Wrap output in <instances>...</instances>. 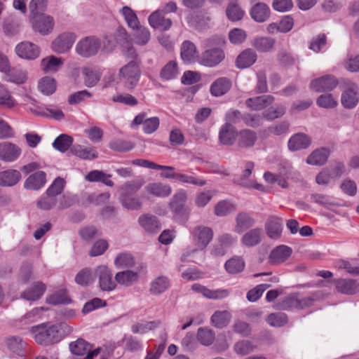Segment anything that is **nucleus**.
Instances as JSON below:
<instances>
[{
    "mask_svg": "<svg viewBox=\"0 0 359 359\" xmlns=\"http://www.w3.org/2000/svg\"><path fill=\"white\" fill-rule=\"evenodd\" d=\"M225 44V38L221 35H215L205 39L203 41V46L207 49L201 54L199 64L210 68L218 66L225 59V53L223 49Z\"/></svg>",
    "mask_w": 359,
    "mask_h": 359,
    "instance_id": "1",
    "label": "nucleus"
},
{
    "mask_svg": "<svg viewBox=\"0 0 359 359\" xmlns=\"http://www.w3.org/2000/svg\"><path fill=\"white\" fill-rule=\"evenodd\" d=\"M72 329L65 323L48 325L42 323L31 328L35 341L41 345H50L60 341Z\"/></svg>",
    "mask_w": 359,
    "mask_h": 359,
    "instance_id": "2",
    "label": "nucleus"
},
{
    "mask_svg": "<svg viewBox=\"0 0 359 359\" xmlns=\"http://www.w3.org/2000/svg\"><path fill=\"white\" fill-rule=\"evenodd\" d=\"M142 179L128 181L119 189V201L122 206L130 210H139L142 208V201L137 195L138 191L144 185Z\"/></svg>",
    "mask_w": 359,
    "mask_h": 359,
    "instance_id": "3",
    "label": "nucleus"
},
{
    "mask_svg": "<svg viewBox=\"0 0 359 359\" xmlns=\"http://www.w3.org/2000/svg\"><path fill=\"white\" fill-rule=\"evenodd\" d=\"M213 235V231L210 227L203 225L195 226L191 231V241L195 248L187 249L182 254L181 261L185 262L189 257H192L199 251L204 250L212 241Z\"/></svg>",
    "mask_w": 359,
    "mask_h": 359,
    "instance_id": "4",
    "label": "nucleus"
},
{
    "mask_svg": "<svg viewBox=\"0 0 359 359\" xmlns=\"http://www.w3.org/2000/svg\"><path fill=\"white\" fill-rule=\"evenodd\" d=\"M140 65L137 61H130L119 69L118 79L126 90H132L137 86L141 76Z\"/></svg>",
    "mask_w": 359,
    "mask_h": 359,
    "instance_id": "5",
    "label": "nucleus"
},
{
    "mask_svg": "<svg viewBox=\"0 0 359 359\" xmlns=\"http://www.w3.org/2000/svg\"><path fill=\"white\" fill-rule=\"evenodd\" d=\"M101 47L100 40L94 36L81 39L76 46V52L83 57L95 55Z\"/></svg>",
    "mask_w": 359,
    "mask_h": 359,
    "instance_id": "6",
    "label": "nucleus"
},
{
    "mask_svg": "<svg viewBox=\"0 0 359 359\" xmlns=\"http://www.w3.org/2000/svg\"><path fill=\"white\" fill-rule=\"evenodd\" d=\"M344 85L341 97V104L346 109H353L359 101L358 86L350 80L346 81Z\"/></svg>",
    "mask_w": 359,
    "mask_h": 359,
    "instance_id": "7",
    "label": "nucleus"
},
{
    "mask_svg": "<svg viewBox=\"0 0 359 359\" xmlns=\"http://www.w3.org/2000/svg\"><path fill=\"white\" fill-rule=\"evenodd\" d=\"M187 199V194L185 190L177 191L171 198L169 208L175 216L182 217L187 214L185 203Z\"/></svg>",
    "mask_w": 359,
    "mask_h": 359,
    "instance_id": "8",
    "label": "nucleus"
},
{
    "mask_svg": "<svg viewBox=\"0 0 359 359\" xmlns=\"http://www.w3.org/2000/svg\"><path fill=\"white\" fill-rule=\"evenodd\" d=\"M338 85L337 79L332 75H325L311 81L309 87L311 90L320 93L331 91Z\"/></svg>",
    "mask_w": 359,
    "mask_h": 359,
    "instance_id": "9",
    "label": "nucleus"
},
{
    "mask_svg": "<svg viewBox=\"0 0 359 359\" xmlns=\"http://www.w3.org/2000/svg\"><path fill=\"white\" fill-rule=\"evenodd\" d=\"M95 273L99 278V287L101 290L110 292L116 287V280H112V273L106 266H99L95 270Z\"/></svg>",
    "mask_w": 359,
    "mask_h": 359,
    "instance_id": "10",
    "label": "nucleus"
},
{
    "mask_svg": "<svg viewBox=\"0 0 359 359\" xmlns=\"http://www.w3.org/2000/svg\"><path fill=\"white\" fill-rule=\"evenodd\" d=\"M76 36L71 32H64L59 35L52 43V48L57 53H64L73 46Z\"/></svg>",
    "mask_w": 359,
    "mask_h": 359,
    "instance_id": "11",
    "label": "nucleus"
},
{
    "mask_svg": "<svg viewBox=\"0 0 359 359\" xmlns=\"http://www.w3.org/2000/svg\"><path fill=\"white\" fill-rule=\"evenodd\" d=\"M164 10H157L153 12L148 18L149 25L160 31H166L172 26V20L166 17Z\"/></svg>",
    "mask_w": 359,
    "mask_h": 359,
    "instance_id": "12",
    "label": "nucleus"
},
{
    "mask_svg": "<svg viewBox=\"0 0 359 359\" xmlns=\"http://www.w3.org/2000/svg\"><path fill=\"white\" fill-rule=\"evenodd\" d=\"M336 290L344 294L353 295L359 292V283L351 278H337L333 280Z\"/></svg>",
    "mask_w": 359,
    "mask_h": 359,
    "instance_id": "13",
    "label": "nucleus"
},
{
    "mask_svg": "<svg viewBox=\"0 0 359 359\" xmlns=\"http://www.w3.org/2000/svg\"><path fill=\"white\" fill-rule=\"evenodd\" d=\"M32 26L35 31L43 35L50 33L54 27L53 18L50 15H41L32 17Z\"/></svg>",
    "mask_w": 359,
    "mask_h": 359,
    "instance_id": "14",
    "label": "nucleus"
},
{
    "mask_svg": "<svg viewBox=\"0 0 359 359\" xmlns=\"http://www.w3.org/2000/svg\"><path fill=\"white\" fill-rule=\"evenodd\" d=\"M15 52L20 57L25 60H34L40 54L38 46L29 41H22L18 44Z\"/></svg>",
    "mask_w": 359,
    "mask_h": 359,
    "instance_id": "15",
    "label": "nucleus"
},
{
    "mask_svg": "<svg viewBox=\"0 0 359 359\" xmlns=\"http://www.w3.org/2000/svg\"><path fill=\"white\" fill-rule=\"evenodd\" d=\"M265 230L270 238H280L283 231V219L274 215L269 216L265 223Z\"/></svg>",
    "mask_w": 359,
    "mask_h": 359,
    "instance_id": "16",
    "label": "nucleus"
},
{
    "mask_svg": "<svg viewBox=\"0 0 359 359\" xmlns=\"http://www.w3.org/2000/svg\"><path fill=\"white\" fill-rule=\"evenodd\" d=\"M181 58L187 64L199 63L198 51L194 43L184 41L181 46Z\"/></svg>",
    "mask_w": 359,
    "mask_h": 359,
    "instance_id": "17",
    "label": "nucleus"
},
{
    "mask_svg": "<svg viewBox=\"0 0 359 359\" xmlns=\"http://www.w3.org/2000/svg\"><path fill=\"white\" fill-rule=\"evenodd\" d=\"M144 190L150 196L158 198L168 197L172 193V187L168 184L161 182H154L147 184Z\"/></svg>",
    "mask_w": 359,
    "mask_h": 359,
    "instance_id": "18",
    "label": "nucleus"
},
{
    "mask_svg": "<svg viewBox=\"0 0 359 359\" xmlns=\"http://www.w3.org/2000/svg\"><path fill=\"white\" fill-rule=\"evenodd\" d=\"M20 154L21 149L16 144L8 142L0 143V160L13 162L20 156Z\"/></svg>",
    "mask_w": 359,
    "mask_h": 359,
    "instance_id": "19",
    "label": "nucleus"
},
{
    "mask_svg": "<svg viewBox=\"0 0 359 359\" xmlns=\"http://www.w3.org/2000/svg\"><path fill=\"white\" fill-rule=\"evenodd\" d=\"M257 133L250 129H243L238 131L237 145L241 149L252 147L257 140Z\"/></svg>",
    "mask_w": 359,
    "mask_h": 359,
    "instance_id": "20",
    "label": "nucleus"
},
{
    "mask_svg": "<svg viewBox=\"0 0 359 359\" xmlns=\"http://www.w3.org/2000/svg\"><path fill=\"white\" fill-rule=\"evenodd\" d=\"M138 223L149 233H156L161 228L157 217L150 214H143L138 218Z\"/></svg>",
    "mask_w": 359,
    "mask_h": 359,
    "instance_id": "21",
    "label": "nucleus"
},
{
    "mask_svg": "<svg viewBox=\"0 0 359 359\" xmlns=\"http://www.w3.org/2000/svg\"><path fill=\"white\" fill-rule=\"evenodd\" d=\"M46 183V174L44 171H36L30 175L24 182V188L27 190L37 191Z\"/></svg>",
    "mask_w": 359,
    "mask_h": 359,
    "instance_id": "22",
    "label": "nucleus"
},
{
    "mask_svg": "<svg viewBox=\"0 0 359 359\" xmlns=\"http://www.w3.org/2000/svg\"><path fill=\"white\" fill-rule=\"evenodd\" d=\"M46 285L41 282H34L29 287L22 292L20 297L27 301H36L44 294Z\"/></svg>",
    "mask_w": 359,
    "mask_h": 359,
    "instance_id": "23",
    "label": "nucleus"
},
{
    "mask_svg": "<svg viewBox=\"0 0 359 359\" xmlns=\"http://www.w3.org/2000/svg\"><path fill=\"white\" fill-rule=\"evenodd\" d=\"M22 179L21 172L15 169H8L0 172V187H11Z\"/></svg>",
    "mask_w": 359,
    "mask_h": 359,
    "instance_id": "24",
    "label": "nucleus"
},
{
    "mask_svg": "<svg viewBox=\"0 0 359 359\" xmlns=\"http://www.w3.org/2000/svg\"><path fill=\"white\" fill-rule=\"evenodd\" d=\"M274 97L272 95H263L247 99L245 104L252 110L259 111L271 105L274 102Z\"/></svg>",
    "mask_w": 359,
    "mask_h": 359,
    "instance_id": "25",
    "label": "nucleus"
},
{
    "mask_svg": "<svg viewBox=\"0 0 359 359\" xmlns=\"http://www.w3.org/2000/svg\"><path fill=\"white\" fill-rule=\"evenodd\" d=\"M237 134L238 131L233 126L229 123H224L219 130V142L224 145H233L237 140Z\"/></svg>",
    "mask_w": 359,
    "mask_h": 359,
    "instance_id": "26",
    "label": "nucleus"
},
{
    "mask_svg": "<svg viewBox=\"0 0 359 359\" xmlns=\"http://www.w3.org/2000/svg\"><path fill=\"white\" fill-rule=\"evenodd\" d=\"M311 144V139L305 133H299L293 135L288 141L290 151H298L308 148Z\"/></svg>",
    "mask_w": 359,
    "mask_h": 359,
    "instance_id": "27",
    "label": "nucleus"
},
{
    "mask_svg": "<svg viewBox=\"0 0 359 359\" xmlns=\"http://www.w3.org/2000/svg\"><path fill=\"white\" fill-rule=\"evenodd\" d=\"M231 81L226 77L217 79L210 87V92L214 97H220L225 95L231 88Z\"/></svg>",
    "mask_w": 359,
    "mask_h": 359,
    "instance_id": "28",
    "label": "nucleus"
},
{
    "mask_svg": "<svg viewBox=\"0 0 359 359\" xmlns=\"http://www.w3.org/2000/svg\"><path fill=\"white\" fill-rule=\"evenodd\" d=\"M292 254V249L286 245H281L274 248L269 255V262L272 264H278L285 262Z\"/></svg>",
    "mask_w": 359,
    "mask_h": 359,
    "instance_id": "29",
    "label": "nucleus"
},
{
    "mask_svg": "<svg viewBox=\"0 0 359 359\" xmlns=\"http://www.w3.org/2000/svg\"><path fill=\"white\" fill-rule=\"evenodd\" d=\"M262 240V229L254 228L244 233L241 238V243L247 248H252L259 245Z\"/></svg>",
    "mask_w": 359,
    "mask_h": 359,
    "instance_id": "30",
    "label": "nucleus"
},
{
    "mask_svg": "<svg viewBox=\"0 0 359 359\" xmlns=\"http://www.w3.org/2000/svg\"><path fill=\"white\" fill-rule=\"evenodd\" d=\"M251 18L257 22H263L270 16V8L264 3H256L250 9Z\"/></svg>",
    "mask_w": 359,
    "mask_h": 359,
    "instance_id": "31",
    "label": "nucleus"
},
{
    "mask_svg": "<svg viewBox=\"0 0 359 359\" xmlns=\"http://www.w3.org/2000/svg\"><path fill=\"white\" fill-rule=\"evenodd\" d=\"M255 224V220L252 216L247 212H241L236 215L234 231L238 233H241L252 227Z\"/></svg>",
    "mask_w": 359,
    "mask_h": 359,
    "instance_id": "32",
    "label": "nucleus"
},
{
    "mask_svg": "<svg viewBox=\"0 0 359 359\" xmlns=\"http://www.w3.org/2000/svg\"><path fill=\"white\" fill-rule=\"evenodd\" d=\"M69 347L71 353L76 356L87 355L93 351L92 350L93 346L81 338L71 342Z\"/></svg>",
    "mask_w": 359,
    "mask_h": 359,
    "instance_id": "33",
    "label": "nucleus"
},
{
    "mask_svg": "<svg viewBox=\"0 0 359 359\" xmlns=\"http://www.w3.org/2000/svg\"><path fill=\"white\" fill-rule=\"evenodd\" d=\"M257 60V54L252 49H245L236 58V65L239 69L248 68Z\"/></svg>",
    "mask_w": 359,
    "mask_h": 359,
    "instance_id": "34",
    "label": "nucleus"
},
{
    "mask_svg": "<svg viewBox=\"0 0 359 359\" xmlns=\"http://www.w3.org/2000/svg\"><path fill=\"white\" fill-rule=\"evenodd\" d=\"M329 156V149L325 147H321L314 150L307 157L306 163L310 165H321L327 162Z\"/></svg>",
    "mask_w": 359,
    "mask_h": 359,
    "instance_id": "35",
    "label": "nucleus"
},
{
    "mask_svg": "<svg viewBox=\"0 0 359 359\" xmlns=\"http://www.w3.org/2000/svg\"><path fill=\"white\" fill-rule=\"evenodd\" d=\"M139 277L140 276L137 272L126 270L116 273L115 280L118 284L129 287L137 282Z\"/></svg>",
    "mask_w": 359,
    "mask_h": 359,
    "instance_id": "36",
    "label": "nucleus"
},
{
    "mask_svg": "<svg viewBox=\"0 0 359 359\" xmlns=\"http://www.w3.org/2000/svg\"><path fill=\"white\" fill-rule=\"evenodd\" d=\"M170 286V282L168 278L161 276L151 282L149 292L151 294L158 295L167 290Z\"/></svg>",
    "mask_w": 359,
    "mask_h": 359,
    "instance_id": "37",
    "label": "nucleus"
},
{
    "mask_svg": "<svg viewBox=\"0 0 359 359\" xmlns=\"http://www.w3.org/2000/svg\"><path fill=\"white\" fill-rule=\"evenodd\" d=\"M245 261L241 257L234 256L228 259L224 264L226 271L230 274L242 272L245 269Z\"/></svg>",
    "mask_w": 359,
    "mask_h": 359,
    "instance_id": "38",
    "label": "nucleus"
},
{
    "mask_svg": "<svg viewBox=\"0 0 359 359\" xmlns=\"http://www.w3.org/2000/svg\"><path fill=\"white\" fill-rule=\"evenodd\" d=\"M179 74L178 65L176 61H169L161 70L160 78L163 81H170L177 78Z\"/></svg>",
    "mask_w": 359,
    "mask_h": 359,
    "instance_id": "39",
    "label": "nucleus"
},
{
    "mask_svg": "<svg viewBox=\"0 0 359 359\" xmlns=\"http://www.w3.org/2000/svg\"><path fill=\"white\" fill-rule=\"evenodd\" d=\"M276 44V40L271 37L261 36L254 39L252 46L259 52H269Z\"/></svg>",
    "mask_w": 359,
    "mask_h": 359,
    "instance_id": "40",
    "label": "nucleus"
},
{
    "mask_svg": "<svg viewBox=\"0 0 359 359\" xmlns=\"http://www.w3.org/2000/svg\"><path fill=\"white\" fill-rule=\"evenodd\" d=\"M231 313L227 311H217L211 316L210 320L213 326L217 328H223L230 322Z\"/></svg>",
    "mask_w": 359,
    "mask_h": 359,
    "instance_id": "41",
    "label": "nucleus"
},
{
    "mask_svg": "<svg viewBox=\"0 0 359 359\" xmlns=\"http://www.w3.org/2000/svg\"><path fill=\"white\" fill-rule=\"evenodd\" d=\"M62 65L63 60L53 55L43 58L41 62V69L46 73L55 72Z\"/></svg>",
    "mask_w": 359,
    "mask_h": 359,
    "instance_id": "42",
    "label": "nucleus"
},
{
    "mask_svg": "<svg viewBox=\"0 0 359 359\" xmlns=\"http://www.w3.org/2000/svg\"><path fill=\"white\" fill-rule=\"evenodd\" d=\"M121 13L123 16L125 21L130 29L135 30V28L139 27L140 22L135 12L129 6H123L121 11Z\"/></svg>",
    "mask_w": 359,
    "mask_h": 359,
    "instance_id": "43",
    "label": "nucleus"
},
{
    "mask_svg": "<svg viewBox=\"0 0 359 359\" xmlns=\"http://www.w3.org/2000/svg\"><path fill=\"white\" fill-rule=\"evenodd\" d=\"M73 154L83 159H94L97 158V153L90 147H83L81 145H74L71 149Z\"/></svg>",
    "mask_w": 359,
    "mask_h": 359,
    "instance_id": "44",
    "label": "nucleus"
},
{
    "mask_svg": "<svg viewBox=\"0 0 359 359\" xmlns=\"http://www.w3.org/2000/svg\"><path fill=\"white\" fill-rule=\"evenodd\" d=\"M46 302L50 304L57 305L61 304H67L71 303L72 301L68 296L67 290L62 289L47 297Z\"/></svg>",
    "mask_w": 359,
    "mask_h": 359,
    "instance_id": "45",
    "label": "nucleus"
},
{
    "mask_svg": "<svg viewBox=\"0 0 359 359\" xmlns=\"http://www.w3.org/2000/svg\"><path fill=\"white\" fill-rule=\"evenodd\" d=\"M56 81L50 76L43 77L39 82V89L44 95H49L56 90Z\"/></svg>",
    "mask_w": 359,
    "mask_h": 359,
    "instance_id": "46",
    "label": "nucleus"
},
{
    "mask_svg": "<svg viewBox=\"0 0 359 359\" xmlns=\"http://www.w3.org/2000/svg\"><path fill=\"white\" fill-rule=\"evenodd\" d=\"M73 142V138L66 134H61L55 138L53 143V147L60 152L67 151Z\"/></svg>",
    "mask_w": 359,
    "mask_h": 359,
    "instance_id": "47",
    "label": "nucleus"
},
{
    "mask_svg": "<svg viewBox=\"0 0 359 359\" xmlns=\"http://www.w3.org/2000/svg\"><path fill=\"white\" fill-rule=\"evenodd\" d=\"M5 74L8 81L20 84L25 83L27 80V73L21 69H11L9 67V70Z\"/></svg>",
    "mask_w": 359,
    "mask_h": 359,
    "instance_id": "48",
    "label": "nucleus"
},
{
    "mask_svg": "<svg viewBox=\"0 0 359 359\" xmlns=\"http://www.w3.org/2000/svg\"><path fill=\"white\" fill-rule=\"evenodd\" d=\"M215 332L207 327H200L197 331V339L204 346L212 344L215 340Z\"/></svg>",
    "mask_w": 359,
    "mask_h": 359,
    "instance_id": "49",
    "label": "nucleus"
},
{
    "mask_svg": "<svg viewBox=\"0 0 359 359\" xmlns=\"http://www.w3.org/2000/svg\"><path fill=\"white\" fill-rule=\"evenodd\" d=\"M6 345L12 352L20 355L26 343L20 337L11 336L6 339Z\"/></svg>",
    "mask_w": 359,
    "mask_h": 359,
    "instance_id": "50",
    "label": "nucleus"
},
{
    "mask_svg": "<svg viewBox=\"0 0 359 359\" xmlns=\"http://www.w3.org/2000/svg\"><path fill=\"white\" fill-rule=\"evenodd\" d=\"M84 83L88 87L95 86L100 79V73L90 67H85L83 69Z\"/></svg>",
    "mask_w": 359,
    "mask_h": 359,
    "instance_id": "51",
    "label": "nucleus"
},
{
    "mask_svg": "<svg viewBox=\"0 0 359 359\" xmlns=\"http://www.w3.org/2000/svg\"><path fill=\"white\" fill-rule=\"evenodd\" d=\"M285 113V107L282 104L271 107L263 111L262 116L268 121L280 118Z\"/></svg>",
    "mask_w": 359,
    "mask_h": 359,
    "instance_id": "52",
    "label": "nucleus"
},
{
    "mask_svg": "<svg viewBox=\"0 0 359 359\" xmlns=\"http://www.w3.org/2000/svg\"><path fill=\"white\" fill-rule=\"evenodd\" d=\"M114 264L118 269L130 268L135 265V260L129 253H120L116 256Z\"/></svg>",
    "mask_w": 359,
    "mask_h": 359,
    "instance_id": "53",
    "label": "nucleus"
},
{
    "mask_svg": "<svg viewBox=\"0 0 359 359\" xmlns=\"http://www.w3.org/2000/svg\"><path fill=\"white\" fill-rule=\"evenodd\" d=\"M134 34L135 42L137 45L144 46L150 40V32L147 27L139 25V27L135 28Z\"/></svg>",
    "mask_w": 359,
    "mask_h": 359,
    "instance_id": "54",
    "label": "nucleus"
},
{
    "mask_svg": "<svg viewBox=\"0 0 359 359\" xmlns=\"http://www.w3.org/2000/svg\"><path fill=\"white\" fill-rule=\"evenodd\" d=\"M109 147L111 149L118 152H126L133 149L135 144L130 141L123 140H116L109 142Z\"/></svg>",
    "mask_w": 359,
    "mask_h": 359,
    "instance_id": "55",
    "label": "nucleus"
},
{
    "mask_svg": "<svg viewBox=\"0 0 359 359\" xmlns=\"http://www.w3.org/2000/svg\"><path fill=\"white\" fill-rule=\"evenodd\" d=\"M15 105V102L10 92L3 85L0 84V107L11 109Z\"/></svg>",
    "mask_w": 359,
    "mask_h": 359,
    "instance_id": "56",
    "label": "nucleus"
},
{
    "mask_svg": "<svg viewBox=\"0 0 359 359\" xmlns=\"http://www.w3.org/2000/svg\"><path fill=\"white\" fill-rule=\"evenodd\" d=\"M94 277L90 269H83L80 271L75 277V282L82 286H87L93 283Z\"/></svg>",
    "mask_w": 359,
    "mask_h": 359,
    "instance_id": "57",
    "label": "nucleus"
},
{
    "mask_svg": "<svg viewBox=\"0 0 359 359\" xmlns=\"http://www.w3.org/2000/svg\"><path fill=\"white\" fill-rule=\"evenodd\" d=\"M226 13L227 18L231 21L241 20L245 14V12L235 3H231L228 5Z\"/></svg>",
    "mask_w": 359,
    "mask_h": 359,
    "instance_id": "58",
    "label": "nucleus"
},
{
    "mask_svg": "<svg viewBox=\"0 0 359 359\" xmlns=\"http://www.w3.org/2000/svg\"><path fill=\"white\" fill-rule=\"evenodd\" d=\"M47 0H32L29 3L32 17L43 15L47 8Z\"/></svg>",
    "mask_w": 359,
    "mask_h": 359,
    "instance_id": "59",
    "label": "nucleus"
},
{
    "mask_svg": "<svg viewBox=\"0 0 359 359\" xmlns=\"http://www.w3.org/2000/svg\"><path fill=\"white\" fill-rule=\"evenodd\" d=\"M316 104L323 108H334L337 106L338 102L332 94H323L320 95L316 100Z\"/></svg>",
    "mask_w": 359,
    "mask_h": 359,
    "instance_id": "60",
    "label": "nucleus"
},
{
    "mask_svg": "<svg viewBox=\"0 0 359 359\" xmlns=\"http://www.w3.org/2000/svg\"><path fill=\"white\" fill-rule=\"evenodd\" d=\"M266 321L271 326L282 327L287 323V316L284 313H271Z\"/></svg>",
    "mask_w": 359,
    "mask_h": 359,
    "instance_id": "61",
    "label": "nucleus"
},
{
    "mask_svg": "<svg viewBox=\"0 0 359 359\" xmlns=\"http://www.w3.org/2000/svg\"><path fill=\"white\" fill-rule=\"evenodd\" d=\"M276 309L279 310L297 309V298L294 296H289L281 299L276 304Z\"/></svg>",
    "mask_w": 359,
    "mask_h": 359,
    "instance_id": "62",
    "label": "nucleus"
},
{
    "mask_svg": "<svg viewBox=\"0 0 359 359\" xmlns=\"http://www.w3.org/2000/svg\"><path fill=\"white\" fill-rule=\"evenodd\" d=\"M64 187V179L60 177H57L55 179L51 185L48 188L46 194L57 198V196L60 195L63 191Z\"/></svg>",
    "mask_w": 359,
    "mask_h": 359,
    "instance_id": "63",
    "label": "nucleus"
},
{
    "mask_svg": "<svg viewBox=\"0 0 359 359\" xmlns=\"http://www.w3.org/2000/svg\"><path fill=\"white\" fill-rule=\"evenodd\" d=\"M255 349V346L248 340H241L234 345V351L241 355H245L252 353Z\"/></svg>",
    "mask_w": 359,
    "mask_h": 359,
    "instance_id": "64",
    "label": "nucleus"
}]
</instances>
